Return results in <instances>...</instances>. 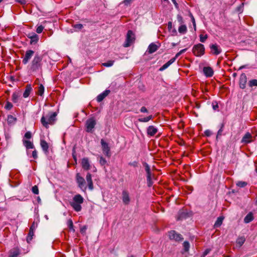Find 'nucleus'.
Segmentation results:
<instances>
[{"mask_svg": "<svg viewBox=\"0 0 257 257\" xmlns=\"http://www.w3.org/2000/svg\"><path fill=\"white\" fill-rule=\"evenodd\" d=\"M57 113L56 112L49 111L47 113H44L41 118V123L45 128H48L49 125L55 124L56 121Z\"/></svg>", "mask_w": 257, "mask_h": 257, "instance_id": "1", "label": "nucleus"}, {"mask_svg": "<svg viewBox=\"0 0 257 257\" xmlns=\"http://www.w3.org/2000/svg\"><path fill=\"white\" fill-rule=\"evenodd\" d=\"M84 198L80 194L75 195L72 200L70 202V204L73 209L76 212H79L81 210V204L83 203Z\"/></svg>", "mask_w": 257, "mask_h": 257, "instance_id": "2", "label": "nucleus"}, {"mask_svg": "<svg viewBox=\"0 0 257 257\" xmlns=\"http://www.w3.org/2000/svg\"><path fill=\"white\" fill-rule=\"evenodd\" d=\"M42 58L40 56L36 55L30 65V70L34 72L41 69L42 67Z\"/></svg>", "mask_w": 257, "mask_h": 257, "instance_id": "3", "label": "nucleus"}, {"mask_svg": "<svg viewBox=\"0 0 257 257\" xmlns=\"http://www.w3.org/2000/svg\"><path fill=\"white\" fill-rule=\"evenodd\" d=\"M96 124V120L94 117L88 118L85 121V131L87 133H92Z\"/></svg>", "mask_w": 257, "mask_h": 257, "instance_id": "4", "label": "nucleus"}, {"mask_svg": "<svg viewBox=\"0 0 257 257\" xmlns=\"http://www.w3.org/2000/svg\"><path fill=\"white\" fill-rule=\"evenodd\" d=\"M136 37L135 33L132 30H128L127 31L126 39L123 46L124 47H128L133 44L135 41Z\"/></svg>", "mask_w": 257, "mask_h": 257, "instance_id": "5", "label": "nucleus"}, {"mask_svg": "<svg viewBox=\"0 0 257 257\" xmlns=\"http://www.w3.org/2000/svg\"><path fill=\"white\" fill-rule=\"evenodd\" d=\"M192 51L193 54L196 56H201L204 54L205 48L204 45L202 44H198L193 47Z\"/></svg>", "mask_w": 257, "mask_h": 257, "instance_id": "6", "label": "nucleus"}, {"mask_svg": "<svg viewBox=\"0 0 257 257\" xmlns=\"http://www.w3.org/2000/svg\"><path fill=\"white\" fill-rule=\"evenodd\" d=\"M76 180L78 184V186L82 191L85 192L87 189V186L85 185L86 182L84 179L80 176L79 173L76 174Z\"/></svg>", "mask_w": 257, "mask_h": 257, "instance_id": "7", "label": "nucleus"}, {"mask_svg": "<svg viewBox=\"0 0 257 257\" xmlns=\"http://www.w3.org/2000/svg\"><path fill=\"white\" fill-rule=\"evenodd\" d=\"M101 148L103 153L107 157H110L111 156L110 148L107 143L104 140L101 139L100 141Z\"/></svg>", "mask_w": 257, "mask_h": 257, "instance_id": "8", "label": "nucleus"}, {"mask_svg": "<svg viewBox=\"0 0 257 257\" xmlns=\"http://www.w3.org/2000/svg\"><path fill=\"white\" fill-rule=\"evenodd\" d=\"M168 236L171 240L176 241H182L183 239L181 234L178 233L175 230H171L168 232Z\"/></svg>", "mask_w": 257, "mask_h": 257, "instance_id": "9", "label": "nucleus"}, {"mask_svg": "<svg viewBox=\"0 0 257 257\" xmlns=\"http://www.w3.org/2000/svg\"><path fill=\"white\" fill-rule=\"evenodd\" d=\"M82 168L86 171L90 170L92 167V165L88 158H83L81 162Z\"/></svg>", "mask_w": 257, "mask_h": 257, "instance_id": "10", "label": "nucleus"}, {"mask_svg": "<svg viewBox=\"0 0 257 257\" xmlns=\"http://www.w3.org/2000/svg\"><path fill=\"white\" fill-rule=\"evenodd\" d=\"M34 54V51L31 50H27L26 52L25 55L23 59V63L26 64L29 61Z\"/></svg>", "mask_w": 257, "mask_h": 257, "instance_id": "11", "label": "nucleus"}, {"mask_svg": "<svg viewBox=\"0 0 257 257\" xmlns=\"http://www.w3.org/2000/svg\"><path fill=\"white\" fill-rule=\"evenodd\" d=\"M86 180L87 183L88 189L92 191L93 189V183L92 180V176L90 173H87L86 176Z\"/></svg>", "mask_w": 257, "mask_h": 257, "instance_id": "12", "label": "nucleus"}, {"mask_svg": "<svg viewBox=\"0 0 257 257\" xmlns=\"http://www.w3.org/2000/svg\"><path fill=\"white\" fill-rule=\"evenodd\" d=\"M212 54L217 55L221 52L220 47L216 44H212L210 46Z\"/></svg>", "mask_w": 257, "mask_h": 257, "instance_id": "13", "label": "nucleus"}, {"mask_svg": "<svg viewBox=\"0 0 257 257\" xmlns=\"http://www.w3.org/2000/svg\"><path fill=\"white\" fill-rule=\"evenodd\" d=\"M252 142V136L249 133H246L243 137L241 142L244 144H248Z\"/></svg>", "mask_w": 257, "mask_h": 257, "instance_id": "14", "label": "nucleus"}, {"mask_svg": "<svg viewBox=\"0 0 257 257\" xmlns=\"http://www.w3.org/2000/svg\"><path fill=\"white\" fill-rule=\"evenodd\" d=\"M203 72L206 77H211L213 75V70L210 67H205L203 68Z\"/></svg>", "mask_w": 257, "mask_h": 257, "instance_id": "15", "label": "nucleus"}, {"mask_svg": "<svg viewBox=\"0 0 257 257\" xmlns=\"http://www.w3.org/2000/svg\"><path fill=\"white\" fill-rule=\"evenodd\" d=\"M122 196L123 203L125 204H128L130 201L128 193L126 191H123Z\"/></svg>", "mask_w": 257, "mask_h": 257, "instance_id": "16", "label": "nucleus"}, {"mask_svg": "<svg viewBox=\"0 0 257 257\" xmlns=\"http://www.w3.org/2000/svg\"><path fill=\"white\" fill-rule=\"evenodd\" d=\"M33 90L31 84H27L26 86L25 90L23 93V97L27 98Z\"/></svg>", "mask_w": 257, "mask_h": 257, "instance_id": "17", "label": "nucleus"}, {"mask_svg": "<svg viewBox=\"0 0 257 257\" xmlns=\"http://www.w3.org/2000/svg\"><path fill=\"white\" fill-rule=\"evenodd\" d=\"M110 93L109 90H105L102 93L99 94L97 97V101L101 102L105 97H106Z\"/></svg>", "mask_w": 257, "mask_h": 257, "instance_id": "18", "label": "nucleus"}, {"mask_svg": "<svg viewBox=\"0 0 257 257\" xmlns=\"http://www.w3.org/2000/svg\"><path fill=\"white\" fill-rule=\"evenodd\" d=\"M158 132V130L153 125L149 126L147 128L148 135L150 136H154Z\"/></svg>", "mask_w": 257, "mask_h": 257, "instance_id": "19", "label": "nucleus"}, {"mask_svg": "<svg viewBox=\"0 0 257 257\" xmlns=\"http://www.w3.org/2000/svg\"><path fill=\"white\" fill-rule=\"evenodd\" d=\"M159 46H158L156 44L152 43L148 47V50L150 54H152L156 52L159 48Z\"/></svg>", "mask_w": 257, "mask_h": 257, "instance_id": "20", "label": "nucleus"}, {"mask_svg": "<svg viewBox=\"0 0 257 257\" xmlns=\"http://www.w3.org/2000/svg\"><path fill=\"white\" fill-rule=\"evenodd\" d=\"M41 147L45 154L48 153L49 145L48 144L45 140H41L40 142Z\"/></svg>", "mask_w": 257, "mask_h": 257, "instance_id": "21", "label": "nucleus"}, {"mask_svg": "<svg viewBox=\"0 0 257 257\" xmlns=\"http://www.w3.org/2000/svg\"><path fill=\"white\" fill-rule=\"evenodd\" d=\"M21 94L20 92H15L13 93L12 99L14 103H17L19 102Z\"/></svg>", "mask_w": 257, "mask_h": 257, "instance_id": "22", "label": "nucleus"}, {"mask_svg": "<svg viewBox=\"0 0 257 257\" xmlns=\"http://www.w3.org/2000/svg\"><path fill=\"white\" fill-rule=\"evenodd\" d=\"M175 61V58H172L168 62L164 64L160 69V71H163L167 69L170 65Z\"/></svg>", "mask_w": 257, "mask_h": 257, "instance_id": "23", "label": "nucleus"}, {"mask_svg": "<svg viewBox=\"0 0 257 257\" xmlns=\"http://www.w3.org/2000/svg\"><path fill=\"white\" fill-rule=\"evenodd\" d=\"M246 82V76L244 74H242L241 75L240 81H239V86L241 89H244L245 87V84Z\"/></svg>", "mask_w": 257, "mask_h": 257, "instance_id": "24", "label": "nucleus"}, {"mask_svg": "<svg viewBox=\"0 0 257 257\" xmlns=\"http://www.w3.org/2000/svg\"><path fill=\"white\" fill-rule=\"evenodd\" d=\"M23 143L24 146L27 149H33L34 146L33 143L30 141L23 140Z\"/></svg>", "mask_w": 257, "mask_h": 257, "instance_id": "25", "label": "nucleus"}, {"mask_svg": "<svg viewBox=\"0 0 257 257\" xmlns=\"http://www.w3.org/2000/svg\"><path fill=\"white\" fill-rule=\"evenodd\" d=\"M29 38L31 39V44L37 43L39 40V37L36 34H33L29 35Z\"/></svg>", "mask_w": 257, "mask_h": 257, "instance_id": "26", "label": "nucleus"}, {"mask_svg": "<svg viewBox=\"0 0 257 257\" xmlns=\"http://www.w3.org/2000/svg\"><path fill=\"white\" fill-rule=\"evenodd\" d=\"M253 215L252 212L248 213L244 218V222L245 223H248L251 222L253 219Z\"/></svg>", "mask_w": 257, "mask_h": 257, "instance_id": "27", "label": "nucleus"}, {"mask_svg": "<svg viewBox=\"0 0 257 257\" xmlns=\"http://www.w3.org/2000/svg\"><path fill=\"white\" fill-rule=\"evenodd\" d=\"M178 32L181 34H186L187 32V28L186 25L185 24L180 25L178 28Z\"/></svg>", "mask_w": 257, "mask_h": 257, "instance_id": "28", "label": "nucleus"}, {"mask_svg": "<svg viewBox=\"0 0 257 257\" xmlns=\"http://www.w3.org/2000/svg\"><path fill=\"white\" fill-rule=\"evenodd\" d=\"M152 118H153V115H150L149 116H148L147 117H145L144 118H139L138 119V120H139V121L141 122H148L149 120H150Z\"/></svg>", "mask_w": 257, "mask_h": 257, "instance_id": "29", "label": "nucleus"}, {"mask_svg": "<svg viewBox=\"0 0 257 257\" xmlns=\"http://www.w3.org/2000/svg\"><path fill=\"white\" fill-rule=\"evenodd\" d=\"M223 220V217H218L216 222H215L214 227L216 228L219 227L222 223Z\"/></svg>", "mask_w": 257, "mask_h": 257, "instance_id": "30", "label": "nucleus"}, {"mask_svg": "<svg viewBox=\"0 0 257 257\" xmlns=\"http://www.w3.org/2000/svg\"><path fill=\"white\" fill-rule=\"evenodd\" d=\"M187 216V214L183 211H180L178 213V220L185 218Z\"/></svg>", "mask_w": 257, "mask_h": 257, "instance_id": "31", "label": "nucleus"}, {"mask_svg": "<svg viewBox=\"0 0 257 257\" xmlns=\"http://www.w3.org/2000/svg\"><path fill=\"white\" fill-rule=\"evenodd\" d=\"M19 253V251L18 249H15L11 250L9 257H18Z\"/></svg>", "mask_w": 257, "mask_h": 257, "instance_id": "32", "label": "nucleus"}, {"mask_svg": "<svg viewBox=\"0 0 257 257\" xmlns=\"http://www.w3.org/2000/svg\"><path fill=\"white\" fill-rule=\"evenodd\" d=\"M143 165L145 167V170L147 173V175H152V173L151 172V169H150L149 165L146 163H143Z\"/></svg>", "mask_w": 257, "mask_h": 257, "instance_id": "33", "label": "nucleus"}, {"mask_svg": "<svg viewBox=\"0 0 257 257\" xmlns=\"http://www.w3.org/2000/svg\"><path fill=\"white\" fill-rule=\"evenodd\" d=\"M114 61L113 60H109L107 62L103 63L102 65L103 66L109 67L112 66L114 64Z\"/></svg>", "mask_w": 257, "mask_h": 257, "instance_id": "34", "label": "nucleus"}, {"mask_svg": "<svg viewBox=\"0 0 257 257\" xmlns=\"http://www.w3.org/2000/svg\"><path fill=\"white\" fill-rule=\"evenodd\" d=\"M44 92V87L42 84H40L38 88V94L39 95L42 96Z\"/></svg>", "mask_w": 257, "mask_h": 257, "instance_id": "35", "label": "nucleus"}, {"mask_svg": "<svg viewBox=\"0 0 257 257\" xmlns=\"http://www.w3.org/2000/svg\"><path fill=\"white\" fill-rule=\"evenodd\" d=\"M99 163L100 164V165L102 166H104L107 163L106 159L102 156H99Z\"/></svg>", "mask_w": 257, "mask_h": 257, "instance_id": "36", "label": "nucleus"}, {"mask_svg": "<svg viewBox=\"0 0 257 257\" xmlns=\"http://www.w3.org/2000/svg\"><path fill=\"white\" fill-rule=\"evenodd\" d=\"M67 225L70 230L72 231L73 232L75 231V229L73 228V222L71 219L68 220Z\"/></svg>", "mask_w": 257, "mask_h": 257, "instance_id": "37", "label": "nucleus"}, {"mask_svg": "<svg viewBox=\"0 0 257 257\" xmlns=\"http://www.w3.org/2000/svg\"><path fill=\"white\" fill-rule=\"evenodd\" d=\"M245 239L244 237H239L236 240V243L239 245V246H241L244 242Z\"/></svg>", "mask_w": 257, "mask_h": 257, "instance_id": "38", "label": "nucleus"}, {"mask_svg": "<svg viewBox=\"0 0 257 257\" xmlns=\"http://www.w3.org/2000/svg\"><path fill=\"white\" fill-rule=\"evenodd\" d=\"M177 19L180 25L184 24V21L181 15L178 14L177 16Z\"/></svg>", "mask_w": 257, "mask_h": 257, "instance_id": "39", "label": "nucleus"}, {"mask_svg": "<svg viewBox=\"0 0 257 257\" xmlns=\"http://www.w3.org/2000/svg\"><path fill=\"white\" fill-rule=\"evenodd\" d=\"M236 185L239 187H244L247 185V183L244 181H238L236 182Z\"/></svg>", "mask_w": 257, "mask_h": 257, "instance_id": "40", "label": "nucleus"}, {"mask_svg": "<svg viewBox=\"0 0 257 257\" xmlns=\"http://www.w3.org/2000/svg\"><path fill=\"white\" fill-rule=\"evenodd\" d=\"M183 247L185 251H188L190 248V244L188 241H185L183 243Z\"/></svg>", "mask_w": 257, "mask_h": 257, "instance_id": "41", "label": "nucleus"}, {"mask_svg": "<svg viewBox=\"0 0 257 257\" xmlns=\"http://www.w3.org/2000/svg\"><path fill=\"white\" fill-rule=\"evenodd\" d=\"M147 180L148 186H151L153 184L152 175H147Z\"/></svg>", "mask_w": 257, "mask_h": 257, "instance_id": "42", "label": "nucleus"}, {"mask_svg": "<svg viewBox=\"0 0 257 257\" xmlns=\"http://www.w3.org/2000/svg\"><path fill=\"white\" fill-rule=\"evenodd\" d=\"M199 37H200V41L202 43H204L205 42V41L207 39L208 36H207V35H203L202 34H201V35H200Z\"/></svg>", "mask_w": 257, "mask_h": 257, "instance_id": "43", "label": "nucleus"}, {"mask_svg": "<svg viewBox=\"0 0 257 257\" xmlns=\"http://www.w3.org/2000/svg\"><path fill=\"white\" fill-rule=\"evenodd\" d=\"M249 85L250 87L257 86V80L252 79L249 81Z\"/></svg>", "mask_w": 257, "mask_h": 257, "instance_id": "44", "label": "nucleus"}, {"mask_svg": "<svg viewBox=\"0 0 257 257\" xmlns=\"http://www.w3.org/2000/svg\"><path fill=\"white\" fill-rule=\"evenodd\" d=\"M83 25L81 24H75L73 26V28L76 30H80L83 28Z\"/></svg>", "mask_w": 257, "mask_h": 257, "instance_id": "45", "label": "nucleus"}, {"mask_svg": "<svg viewBox=\"0 0 257 257\" xmlns=\"http://www.w3.org/2000/svg\"><path fill=\"white\" fill-rule=\"evenodd\" d=\"M13 105L12 103L8 101L5 105V108L8 110H10L13 107Z\"/></svg>", "mask_w": 257, "mask_h": 257, "instance_id": "46", "label": "nucleus"}, {"mask_svg": "<svg viewBox=\"0 0 257 257\" xmlns=\"http://www.w3.org/2000/svg\"><path fill=\"white\" fill-rule=\"evenodd\" d=\"M187 50V49H182L181 50H180L178 53H177L175 56L174 57V58H175V60H176V59L180 55H181L182 54L184 53V52H185Z\"/></svg>", "mask_w": 257, "mask_h": 257, "instance_id": "47", "label": "nucleus"}, {"mask_svg": "<svg viewBox=\"0 0 257 257\" xmlns=\"http://www.w3.org/2000/svg\"><path fill=\"white\" fill-rule=\"evenodd\" d=\"M32 191L35 194H39L38 187L36 185L33 186L32 188Z\"/></svg>", "mask_w": 257, "mask_h": 257, "instance_id": "48", "label": "nucleus"}, {"mask_svg": "<svg viewBox=\"0 0 257 257\" xmlns=\"http://www.w3.org/2000/svg\"><path fill=\"white\" fill-rule=\"evenodd\" d=\"M44 29V27L43 26H42V25L39 26L37 28L36 32H37V33L40 34V33L42 32V31H43Z\"/></svg>", "mask_w": 257, "mask_h": 257, "instance_id": "49", "label": "nucleus"}, {"mask_svg": "<svg viewBox=\"0 0 257 257\" xmlns=\"http://www.w3.org/2000/svg\"><path fill=\"white\" fill-rule=\"evenodd\" d=\"M16 120V118L14 117L13 115L8 116V121L9 122H12Z\"/></svg>", "mask_w": 257, "mask_h": 257, "instance_id": "50", "label": "nucleus"}, {"mask_svg": "<svg viewBox=\"0 0 257 257\" xmlns=\"http://www.w3.org/2000/svg\"><path fill=\"white\" fill-rule=\"evenodd\" d=\"M24 137L26 139H30L32 137V135L30 132H27L25 133Z\"/></svg>", "mask_w": 257, "mask_h": 257, "instance_id": "51", "label": "nucleus"}, {"mask_svg": "<svg viewBox=\"0 0 257 257\" xmlns=\"http://www.w3.org/2000/svg\"><path fill=\"white\" fill-rule=\"evenodd\" d=\"M28 235L31 237H33L34 235V229H33V226H31Z\"/></svg>", "mask_w": 257, "mask_h": 257, "instance_id": "52", "label": "nucleus"}, {"mask_svg": "<svg viewBox=\"0 0 257 257\" xmlns=\"http://www.w3.org/2000/svg\"><path fill=\"white\" fill-rule=\"evenodd\" d=\"M140 111L142 113H147L148 110L146 107L143 106L141 108Z\"/></svg>", "mask_w": 257, "mask_h": 257, "instance_id": "53", "label": "nucleus"}, {"mask_svg": "<svg viewBox=\"0 0 257 257\" xmlns=\"http://www.w3.org/2000/svg\"><path fill=\"white\" fill-rule=\"evenodd\" d=\"M191 21H192L193 25V28H194V31H196V22H195V20L194 17H192V19L191 20Z\"/></svg>", "mask_w": 257, "mask_h": 257, "instance_id": "54", "label": "nucleus"}, {"mask_svg": "<svg viewBox=\"0 0 257 257\" xmlns=\"http://www.w3.org/2000/svg\"><path fill=\"white\" fill-rule=\"evenodd\" d=\"M211 134H212L211 132L209 130H207L204 132V134L207 137L210 136Z\"/></svg>", "mask_w": 257, "mask_h": 257, "instance_id": "55", "label": "nucleus"}, {"mask_svg": "<svg viewBox=\"0 0 257 257\" xmlns=\"http://www.w3.org/2000/svg\"><path fill=\"white\" fill-rule=\"evenodd\" d=\"M86 229L87 228L86 226H83L81 227L80 228V232L83 234L84 233L86 230Z\"/></svg>", "mask_w": 257, "mask_h": 257, "instance_id": "56", "label": "nucleus"}, {"mask_svg": "<svg viewBox=\"0 0 257 257\" xmlns=\"http://www.w3.org/2000/svg\"><path fill=\"white\" fill-rule=\"evenodd\" d=\"M17 2L21 4L22 5H24L27 3V1L26 0H15Z\"/></svg>", "mask_w": 257, "mask_h": 257, "instance_id": "57", "label": "nucleus"}, {"mask_svg": "<svg viewBox=\"0 0 257 257\" xmlns=\"http://www.w3.org/2000/svg\"><path fill=\"white\" fill-rule=\"evenodd\" d=\"M131 2H132V0H124L123 2V3L125 6H128L131 4Z\"/></svg>", "mask_w": 257, "mask_h": 257, "instance_id": "58", "label": "nucleus"}, {"mask_svg": "<svg viewBox=\"0 0 257 257\" xmlns=\"http://www.w3.org/2000/svg\"><path fill=\"white\" fill-rule=\"evenodd\" d=\"M32 156H33V157L34 159H37V158L38 156H37V152L36 151V150H34V151H33V152H32Z\"/></svg>", "mask_w": 257, "mask_h": 257, "instance_id": "59", "label": "nucleus"}, {"mask_svg": "<svg viewBox=\"0 0 257 257\" xmlns=\"http://www.w3.org/2000/svg\"><path fill=\"white\" fill-rule=\"evenodd\" d=\"M210 251V249H206L203 253V256H205Z\"/></svg>", "mask_w": 257, "mask_h": 257, "instance_id": "60", "label": "nucleus"}, {"mask_svg": "<svg viewBox=\"0 0 257 257\" xmlns=\"http://www.w3.org/2000/svg\"><path fill=\"white\" fill-rule=\"evenodd\" d=\"M172 27V22H169L168 24V28L169 30L171 29Z\"/></svg>", "mask_w": 257, "mask_h": 257, "instance_id": "61", "label": "nucleus"}, {"mask_svg": "<svg viewBox=\"0 0 257 257\" xmlns=\"http://www.w3.org/2000/svg\"><path fill=\"white\" fill-rule=\"evenodd\" d=\"M32 237L30 236V235H28L27 237V242H29L32 240Z\"/></svg>", "mask_w": 257, "mask_h": 257, "instance_id": "62", "label": "nucleus"}, {"mask_svg": "<svg viewBox=\"0 0 257 257\" xmlns=\"http://www.w3.org/2000/svg\"><path fill=\"white\" fill-rule=\"evenodd\" d=\"M218 107V106L217 104H216V105H213V108L214 110H216L217 108Z\"/></svg>", "mask_w": 257, "mask_h": 257, "instance_id": "63", "label": "nucleus"}, {"mask_svg": "<svg viewBox=\"0 0 257 257\" xmlns=\"http://www.w3.org/2000/svg\"><path fill=\"white\" fill-rule=\"evenodd\" d=\"M189 16H190L191 20L192 19V17H194L193 15L191 13H189Z\"/></svg>", "mask_w": 257, "mask_h": 257, "instance_id": "64", "label": "nucleus"}]
</instances>
